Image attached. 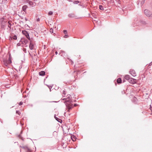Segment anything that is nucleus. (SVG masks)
<instances>
[{"mask_svg": "<svg viewBox=\"0 0 152 152\" xmlns=\"http://www.w3.org/2000/svg\"><path fill=\"white\" fill-rule=\"evenodd\" d=\"M144 2H145V0H142V1H141L140 2V4H141V5H142L144 3Z\"/></svg>", "mask_w": 152, "mask_h": 152, "instance_id": "27", "label": "nucleus"}, {"mask_svg": "<svg viewBox=\"0 0 152 152\" xmlns=\"http://www.w3.org/2000/svg\"><path fill=\"white\" fill-rule=\"evenodd\" d=\"M8 27H9L10 28V29H11V24L10 21H8Z\"/></svg>", "mask_w": 152, "mask_h": 152, "instance_id": "22", "label": "nucleus"}, {"mask_svg": "<svg viewBox=\"0 0 152 152\" xmlns=\"http://www.w3.org/2000/svg\"><path fill=\"white\" fill-rule=\"evenodd\" d=\"M99 9L101 10H104V7L102 5H99Z\"/></svg>", "mask_w": 152, "mask_h": 152, "instance_id": "21", "label": "nucleus"}, {"mask_svg": "<svg viewBox=\"0 0 152 152\" xmlns=\"http://www.w3.org/2000/svg\"><path fill=\"white\" fill-rule=\"evenodd\" d=\"M77 106V104H75L74 105V106L76 107Z\"/></svg>", "mask_w": 152, "mask_h": 152, "instance_id": "39", "label": "nucleus"}, {"mask_svg": "<svg viewBox=\"0 0 152 152\" xmlns=\"http://www.w3.org/2000/svg\"><path fill=\"white\" fill-rule=\"evenodd\" d=\"M22 148L25 150H27L28 152H30L31 151L30 149L26 146H24L22 147Z\"/></svg>", "mask_w": 152, "mask_h": 152, "instance_id": "12", "label": "nucleus"}, {"mask_svg": "<svg viewBox=\"0 0 152 152\" xmlns=\"http://www.w3.org/2000/svg\"><path fill=\"white\" fill-rule=\"evenodd\" d=\"M66 98H64L62 100H65L64 103L66 106L68 111L71 110L73 107V104L72 103L73 101L71 99V95H68Z\"/></svg>", "mask_w": 152, "mask_h": 152, "instance_id": "1", "label": "nucleus"}, {"mask_svg": "<svg viewBox=\"0 0 152 152\" xmlns=\"http://www.w3.org/2000/svg\"><path fill=\"white\" fill-rule=\"evenodd\" d=\"M4 18H1V28L3 29H5V26L7 25V21L4 20Z\"/></svg>", "mask_w": 152, "mask_h": 152, "instance_id": "2", "label": "nucleus"}, {"mask_svg": "<svg viewBox=\"0 0 152 152\" xmlns=\"http://www.w3.org/2000/svg\"><path fill=\"white\" fill-rule=\"evenodd\" d=\"M27 5H25L23 6L22 7V10L23 11L25 12H26V9L27 8Z\"/></svg>", "mask_w": 152, "mask_h": 152, "instance_id": "15", "label": "nucleus"}, {"mask_svg": "<svg viewBox=\"0 0 152 152\" xmlns=\"http://www.w3.org/2000/svg\"><path fill=\"white\" fill-rule=\"evenodd\" d=\"M74 102H76V100H75V101H74Z\"/></svg>", "mask_w": 152, "mask_h": 152, "instance_id": "46", "label": "nucleus"}, {"mask_svg": "<svg viewBox=\"0 0 152 152\" xmlns=\"http://www.w3.org/2000/svg\"><path fill=\"white\" fill-rule=\"evenodd\" d=\"M55 54L56 55H57L58 54V53H57V51H56L55 52Z\"/></svg>", "mask_w": 152, "mask_h": 152, "instance_id": "42", "label": "nucleus"}, {"mask_svg": "<svg viewBox=\"0 0 152 152\" xmlns=\"http://www.w3.org/2000/svg\"><path fill=\"white\" fill-rule=\"evenodd\" d=\"M21 41L22 42L23 45H26L28 42L27 40L25 39H22L21 40Z\"/></svg>", "mask_w": 152, "mask_h": 152, "instance_id": "10", "label": "nucleus"}, {"mask_svg": "<svg viewBox=\"0 0 152 152\" xmlns=\"http://www.w3.org/2000/svg\"><path fill=\"white\" fill-rule=\"evenodd\" d=\"M152 65V62H151V63H150L149 64V66H151Z\"/></svg>", "mask_w": 152, "mask_h": 152, "instance_id": "40", "label": "nucleus"}, {"mask_svg": "<svg viewBox=\"0 0 152 152\" xmlns=\"http://www.w3.org/2000/svg\"><path fill=\"white\" fill-rule=\"evenodd\" d=\"M144 13L148 17H150L152 14V12L147 9H145L144 11Z\"/></svg>", "mask_w": 152, "mask_h": 152, "instance_id": "5", "label": "nucleus"}, {"mask_svg": "<svg viewBox=\"0 0 152 152\" xmlns=\"http://www.w3.org/2000/svg\"><path fill=\"white\" fill-rule=\"evenodd\" d=\"M25 20L26 21H27L28 20L26 18H25Z\"/></svg>", "mask_w": 152, "mask_h": 152, "instance_id": "43", "label": "nucleus"}, {"mask_svg": "<svg viewBox=\"0 0 152 152\" xmlns=\"http://www.w3.org/2000/svg\"><path fill=\"white\" fill-rule=\"evenodd\" d=\"M66 92L65 91L63 90V92L62 93V95L63 97H65V95H66Z\"/></svg>", "mask_w": 152, "mask_h": 152, "instance_id": "20", "label": "nucleus"}, {"mask_svg": "<svg viewBox=\"0 0 152 152\" xmlns=\"http://www.w3.org/2000/svg\"><path fill=\"white\" fill-rule=\"evenodd\" d=\"M16 113L17 114H18L19 115H20V112L18 110H16Z\"/></svg>", "mask_w": 152, "mask_h": 152, "instance_id": "28", "label": "nucleus"}, {"mask_svg": "<svg viewBox=\"0 0 152 152\" xmlns=\"http://www.w3.org/2000/svg\"><path fill=\"white\" fill-rule=\"evenodd\" d=\"M71 138L73 141H75L76 140L75 136L74 135H71Z\"/></svg>", "mask_w": 152, "mask_h": 152, "instance_id": "16", "label": "nucleus"}, {"mask_svg": "<svg viewBox=\"0 0 152 152\" xmlns=\"http://www.w3.org/2000/svg\"><path fill=\"white\" fill-rule=\"evenodd\" d=\"M47 86L49 88L50 90V91H51V89L52 88V87H51V86H49L47 85Z\"/></svg>", "mask_w": 152, "mask_h": 152, "instance_id": "30", "label": "nucleus"}, {"mask_svg": "<svg viewBox=\"0 0 152 152\" xmlns=\"http://www.w3.org/2000/svg\"><path fill=\"white\" fill-rule=\"evenodd\" d=\"M54 117L55 118V119H56V120H57L58 122H60V123H61L62 122V120L56 117V114H55L54 115Z\"/></svg>", "mask_w": 152, "mask_h": 152, "instance_id": "11", "label": "nucleus"}, {"mask_svg": "<svg viewBox=\"0 0 152 152\" xmlns=\"http://www.w3.org/2000/svg\"><path fill=\"white\" fill-rule=\"evenodd\" d=\"M124 78L129 81L130 78V76L129 75H126L125 76Z\"/></svg>", "mask_w": 152, "mask_h": 152, "instance_id": "14", "label": "nucleus"}, {"mask_svg": "<svg viewBox=\"0 0 152 152\" xmlns=\"http://www.w3.org/2000/svg\"><path fill=\"white\" fill-rule=\"evenodd\" d=\"M34 47V45L31 42H30L29 45V48L31 50L33 49Z\"/></svg>", "mask_w": 152, "mask_h": 152, "instance_id": "9", "label": "nucleus"}, {"mask_svg": "<svg viewBox=\"0 0 152 152\" xmlns=\"http://www.w3.org/2000/svg\"><path fill=\"white\" fill-rule=\"evenodd\" d=\"M140 23L141 24H146V23L145 21L143 20H141L140 21Z\"/></svg>", "mask_w": 152, "mask_h": 152, "instance_id": "24", "label": "nucleus"}, {"mask_svg": "<svg viewBox=\"0 0 152 152\" xmlns=\"http://www.w3.org/2000/svg\"><path fill=\"white\" fill-rule=\"evenodd\" d=\"M50 31L51 33H53V30L52 28H51L50 29Z\"/></svg>", "mask_w": 152, "mask_h": 152, "instance_id": "29", "label": "nucleus"}, {"mask_svg": "<svg viewBox=\"0 0 152 152\" xmlns=\"http://www.w3.org/2000/svg\"><path fill=\"white\" fill-rule=\"evenodd\" d=\"M29 4L31 6H32L34 4L32 1H30V2H29Z\"/></svg>", "mask_w": 152, "mask_h": 152, "instance_id": "26", "label": "nucleus"}, {"mask_svg": "<svg viewBox=\"0 0 152 152\" xmlns=\"http://www.w3.org/2000/svg\"><path fill=\"white\" fill-rule=\"evenodd\" d=\"M136 80L135 79L130 78L129 82L131 83L134 84L135 83Z\"/></svg>", "mask_w": 152, "mask_h": 152, "instance_id": "8", "label": "nucleus"}, {"mask_svg": "<svg viewBox=\"0 0 152 152\" xmlns=\"http://www.w3.org/2000/svg\"><path fill=\"white\" fill-rule=\"evenodd\" d=\"M63 32L64 34H66L67 33V31L66 30H64Z\"/></svg>", "mask_w": 152, "mask_h": 152, "instance_id": "31", "label": "nucleus"}, {"mask_svg": "<svg viewBox=\"0 0 152 152\" xmlns=\"http://www.w3.org/2000/svg\"><path fill=\"white\" fill-rule=\"evenodd\" d=\"M25 46L26 47L27 46V45H26Z\"/></svg>", "mask_w": 152, "mask_h": 152, "instance_id": "47", "label": "nucleus"}, {"mask_svg": "<svg viewBox=\"0 0 152 152\" xmlns=\"http://www.w3.org/2000/svg\"><path fill=\"white\" fill-rule=\"evenodd\" d=\"M71 1L73 2V3L75 4H77L80 3V1H73L72 0H70Z\"/></svg>", "mask_w": 152, "mask_h": 152, "instance_id": "17", "label": "nucleus"}, {"mask_svg": "<svg viewBox=\"0 0 152 152\" xmlns=\"http://www.w3.org/2000/svg\"><path fill=\"white\" fill-rule=\"evenodd\" d=\"M17 45L18 46H20V43H18L17 44Z\"/></svg>", "mask_w": 152, "mask_h": 152, "instance_id": "36", "label": "nucleus"}, {"mask_svg": "<svg viewBox=\"0 0 152 152\" xmlns=\"http://www.w3.org/2000/svg\"><path fill=\"white\" fill-rule=\"evenodd\" d=\"M12 61L10 58L8 60L4 59L3 61V63L4 65L6 66H8V65L11 64Z\"/></svg>", "mask_w": 152, "mask_h": 152, "instance_id": "3", "label": "nucleus"}, {"mask_svg": "<svg viewBox=\"0 0 152 152\" xmlns=\"http://www.w3.org/2000/svg\"><path fill=\"white\" fill-rule=\"evenodd\" d=\"M8 2L7 0H2V3L4 4H6Z\"/></svg>", "mask_w": 152, "mask_h": 152, "instance_id": "19", "label": "nucleus"}, {"mask_svg": "<svg viewBox=\"0 0 152 152\" xmlns=\"http://www.w3.org/2000/svg\"><path fill=\"white\" fill-rule=\"evenodd\" d=\"M22 104H23V102L22 101L20 102L19 104V105H22Z\"/></svg>", "mask_w": 152, "mask_h": 152, "instance_id": "32", "label": "nucleus"}, {"mask_svg": "<svg viewBox=\"0 0 152 152\" xmlns=\"http://www.w3.org/2000/svg\"><path fill=\"white\" fill-rule=\"evenodd\" d=\"M30 0H26V2H27V3H28V4L29 3V2H30Z\"/></svg>", "mask_w": 152, "mask_h": 152, "instance_id": "34", "label": "nucleus"}, {"mask_svg": "<svg viewBox=\"0 0 152 152\" xmlns=\"http://www.w3.org/2000/svg\"><path fill=\"white\" fill-rule=\"evenodd\" d=\"M22 33L29 40H30V38L28 33L26 30L22 31Z\"/></svg>", "mask_w": 152, "mask_h": 152, "instance_id": "4", "label": "nucleus"}, {"mask_svg": "<svg viewBox=\"0 0 152 152\" xmlns=\"http://www.w3.org/2000/svg\"><path fill=\"white\" fill-rule=\"evenodd\" d=\"M79 5L81 6V5H80V4H79Z\"/></svg>", "mask_w": 152, "mask_h": 152, "instance_id": "44", "label": "nucleus"}, {"mask_svg": "<svg viewBox=\"0 0 152 152\" xmlns=\"http://www.w3.org/2000/svg\"><path fill=\"white\" fill-rule=\"evenodd\" d=\"M130 73L133 77L136 76V74L134 70L133 69H131L129 71Z\"/></svg>", "mask_w": 152, "mask_h": 152, "instance_id": "7", "label": "nucleus"}, {"mask_svg": "<svg viewBox=\"0 0 152 152\" xmlns=\"http://www.w3.org/2000/svg\"><path fill=\"white\" fill-rule=\"evenodd\" d=\"M64 53V51H61V52H60V53L59 54H61L62 53Z\"/></svg>", "mask_w": 152, "mask_h": 152, "instance_id": "38", "label": "nucleus"}, {"mask_svg": "<svg viewBox=\"0 0 152 152\" xmlns=\"http://www.w3.org/2000/svg\"><path fill=\"white\" fill-rule=\"evenodd\" d=\"M68 37V36L67 35H65L64 36V37L65 38H67Z\"/></svg>", "mask_w": 152, "mask_h": 152, "instance_id": "33", "label": "nucleus"}, {"mask_svg": "<svg viewBox=\"0 0 152 152\" xmlns=\"http://www.w3.org/2000/svg\"><path fill=\"white\" fill-rule=\"evenodd\" d=\"M47 78V77H46V78Z\"/></svg>", "mask_w": 152, "mask_h": 152, "instance_id": "45", "label": "nucleus"}, {"mask_svg": "<svg viewBox=\"0 0 152 152\" xmlns=\"http://www.w3.org/2000/svg\"><path fill=\"white\" fill-rule=\"evenodd\" d=\"M53 14V12L51 11H50L48 13V15H52Z\"/></svg>", "mask_w": 152, "mask_h": 152, "instance_id": "25", "label": "nucleus"}, {"mask_svg": "<svg viewBox=\"0 0 152 152\" xmlns=\"http://www.w3.org/2000/svg\"><path fill=\"white\" fill-rule=\"evenodd\" d=\"M39 20H40V19L39 18L37 19V21L38 22V21H39Z\"/></svg>", "mask_w": 152, "mask_h": 152, "instance_id": "35", "label": "nucleus"}, {"mask_svg": "<svg viewBox=\"0 0 152 152\" xmlns=\"http://www.w3.org/2000/svg\"><path fill=\"white\" fill-rule=\"evenodd\" d=\"M12 38L14 40H16L17 39V37L16 35H15L13 36Z\"/></svg>", "mask_w": 152, "mask_h": 152, "instance_id": "23", "label": "nucleus"}, {"mask_svg": "<svg viewBox=\"0 0 152 152\" xmlns=\"http://www.w3.org/2000/svg\"><path fill=\"white\" fill-rule=\"evenodd\" d=\"M150 109L151 110V111L152 112V107H151V106L150 107Z\"/></svg>", "mask_w": 152, "mask_h": 152, "instance_id": "37", "label": "nucleus"}, {"mask_svg": "<svg viewBox=\"0 0 152 152\" xmlns=\"http://www.w3.org/2000/svg\"><path fill=\"white\" fill-rule=\"evenodd\" d=\"M117 82L118 83H121L122 82V80L120 78H118L117 80Z\"/></svg>", "mask_w": 152, "mask_h": 152, "instance_id": "18", "label": "nucleus"}, {"mask_svg": "<svg viewBox=\"0 0 152 152\" xmlns=\"http://www.w3.org/2000/svg\"><path fill=\"white\" fill-rule=\"evenodd\" d=\"M68 16L70 18H75L76 19L81 18V17L77 18V16L74 13H71L68 14Z\"/></svg>", "mask_w": 152, "mask_h": 152, "instance_id": "6", "label": "nucleus"}, {"mask_svg": "<svg viewBox=\"0 0 152 152\" xmlns=\"http://www.w3.org/2000/svg\"><path fill=\"white\" fill-rule=\"evenodd\" d=\"M125 81V80L124 79V80H123V83H124V82Z\"/></svg>", "mask_w": 152, "mask_h": 152, "instance_id": "41", "label": "nucleus"}, {"mask_svg": "<svg viewBox=\"0 0 152 152\" xmlns=\"http://www.w3.org/2000/svg\"><path fill=\"white\" fill-rule=\"evenodd\" d=\"M45 72L44 71H41L39 72V75L40 76H43L45 75Z\"/></svg>", "mask_w": 152, "mask_h": 152, "instance_id": "13", "label": "nucleus"}]
</instances>
